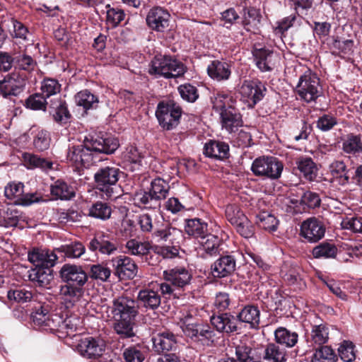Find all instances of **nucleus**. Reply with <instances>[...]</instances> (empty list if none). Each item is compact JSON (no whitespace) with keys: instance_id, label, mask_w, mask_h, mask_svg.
I'll return each mask as SVG.
<instances>
[{"instance_id":"6ab92c4d","label":"nucleus","mask_w":362,"mask_h":362,"mask_svg":"<svg viewBox=\"0 0 362 362\" xmlns=\"http://www.w3.org/2000/svg\"><path fill=\"white\" fill-rule=\"evenodd\" d=\"M214 277L223 278L233 274L236 269V257L234 255H221L211 267Z\"/></svg>"},{"instance_id":"79ce46f5","label":"nucleus","mask_w":362,"mask_h":362,"mask_svg":"<svg viewBox=\"0 0 362 362\" xmlns=\"http://www.w3.org/2000/svg\"><path fill=\"white\" fill-rule=\"evenodd\" d=\"M7 298L9 300H13L18 303L30 302L33 304V303L35 302L33 300L34 296L32 291L25 287H17L9 289L7 292Z\"/></svg>"},{"instance_id":"774afa93","label":"nucleus","mask_w":362,"mask_h":362,"mask_svg":"<svg viewBox=\"0 0 362 362\" xmlns=\"http://www.w3.org/2000/svg\"><path fill=\"white\" fill-rule=\"evenodd\" d=\"M24 185L21 182L18 183H9L5 187L4 194L8 199L13 200L16 199V201H19L20 197L24 193Z\"/></svg>"},{"instance_id":"c756f323","label":"nucleus","mask_w":362,"mask_h":362,"mask_svg":"<svg viewBox=\"0 0 362 362\" xmlns=\"http://www.w3.org/2000/svg\"><path fill=\"white\" fill-rule=\"evenodd\" d=\"M209 76L218 81L228 80L231 74V65L226 61L214 60L207 67Z\"/></svg>"},{"instance_id":"864d4df0","label":"nucleus","mask_w":362,"mask_h":362,"mask_svg":"<svg viewBox=\"0 0 362 362\" xmlns=\"http://www.w3.org/2000/svg\"><path fill=\"white\" fill-rule=\"evenodd\" d=\"M125 247L127 253L130 255L144 256L149 252L151 245L147 242L131 239L127 242Z\"/></svg>"},{"instance_id":"f257e3e1","label":"nucleus","mask_w":362,"mask_h":362,"mask_svg":"<svg viewBox=\"0 0 362 362\" xmlns=\"http://www.w3.org/2000/svg\"><path fill=\"white\" fill-rule=\"evenodd\" d=\"M119 146L117 138L100 134H88L83 144L69 146L66 159L77 168H88L103 160L102 155H110Z\"/></svg>"},{"instance_id":"f704fd0d","label":"nucleus","mask_w":362,"mask_h":362,"mask_svg":"<svg viewBox=\"0 0 362 362\" xmlns=\"http://www.w3.org/2000/svg\"><path fill=\"white\" fill-rule=\"evenodd\" d=\"M262 19L260 10L255 7H248L243 9V25L247 31L257 29Z\"/></svg>"},{"instance_id":"37998d69","label":"nucleus","mask_w":362,"mask_h":362,"mask_svg":"<svg viewBox=\"0 0 362 362\" xmlns=\"http://www.w3.org/2000/svg\"><path fill=\"white\" fill-rule=\"evenodd\" d=\"M23 160L25 165L29 169L39 168L46 170L52 168V162L33 153H24Z\"/></svg>"},{"instance_id":"f3484780","label":"nucleus","mask_w":362,"mask_h":362,"mask_svg":"<svg viewBox=\"0 0 362 362\" xmlns=\"http://www.w3.org/2000/svg\"><path fill=\"white\" fill-rule=\"evenodd\" d=\"M57 253L56 248L53 250L35 248L28 252V259L37 268L40 267L51 269L58 259Z\"/></svg>"},{"instance_id":"052dcab7","label":"nucleus","mask_w":362,"mask_h":362,"mask_svg":"<svg viewBox=\"0 0 362 362\" xmlns=\"http://www.w3.org/2000/svg\"><path fill=\"white\" fill-rule=\"evenodd\" d=\"M50 141V134L45 129L38 130L33 137V146L39 151L48 149Z\"/></svg>"},{"instance_id":"7c9ffc66","label":"nucleus","mask_w":362,"mask_h":362,"mask_svg":"<svg viewBox=\"0 0 362 362\" xmlns=\"http://www.w3.org/2000/svg\"><path fill=\"white\" fill-rule=\"evenodd\" d=\"M274 341L285 349L296 346L298 341V334L284 327H279L274 332Z\"/></svg>"},{"instance_id":"4468645a","label":"nucleus","mask_w":362,"mask_h":362,"mask_svg":"<svg viewBox=\"0 0 362 362\" xmlns=\"http://www.w3.org/2000/svg\"><path fill=\"white\" fill-rule=\"evenodd\" d=\"M267 88L263 83L259 81H245L240 87V93L245 103L249 107L254 106L265 95Z\"/></svg>"},{"instance_id":"13d9d810","label":"nucleus","mask_w":362,"mask_h":362,"mask_svg":"<svg viewBox=\"0 0 362 362\" xmlns=\"http://www.w3.org/2000/svg\"><path fill=\"white\" fill-rule=\"evenodd\" d=\"M329 169L332 175L340 179L339 182L341 185L347 184L349 182V171L343 161L337 160L333 162L330 165Z\"/></svg>"},{"instance_id":"dca6fc26","label":"nucleus","mask_w":362,"mask_h":362,"mask_svg":"<svg viewBox=\"0 0 362 362\" xmlns=\"http://www.w3.org/2000/svg\"><path fill=\"white\" fill-rule=\"evenodd\" d=\"M111 262L114 274L119 279H133L136 276L138 267L130 257L120 255L112 258Z\"/></svg>"},{"instance_id":"8fccbe9b","label":"nucleus","mask_w":362,"mask_h":362,"mask_svg":"<svg viewBox=\"0 0 362 362\" xmlns=\"http://www.w3.org/2000/svg\"><path fill=\"white\" fill-rule=\"evenodd\" d=\"M76 103L84 110L95 108L98 106V98L88 90L78 92L75 96Z\"/></svg>"},{"instance_id":"1a4fd4ad","label":"nucleus","mask_w":362,"mask_h":362,"mask_svg":"<svg viewBox=\"0 0 362 362\" xmlns=\"http://www.w3.org/2000/svg\"><path fill=\"white\" fill-rule=\"evenodd\" d=\"M182 113L181 107L170 100L160 101L156 110L158 123L165 130L173 129L179 124Z\"/></svg>"},{"instance_id":"393cba45","label":"nucleus","mask_w":362,"mask_h":362,"mask_svg":"<svg viewBox=\"0 0 362 362\" xmlns=\"http://www.w3.org/2000/svg\"><path fill=\"white\" fill-rule=\"evenodd\" d=\"M152 236L157 242H168L173 245L179 243L182 237V232L169 223H164L156 228Z\"/></svg>"},{"instance_id":"3c124183","label":"nucleus","mask_w":362,"mask_h":362,"mask_svg":"<svg viewBox=\"0 0 362 362\" xmlns=\"http://www.w3.org/2000/svg\"><path fill=\"white\" fill-rule=\"evenodd\" d=\"M170 189L168 182H165L160 177L153 180L151 182L149 190L154 197L160 203V202L166 198Z\"/></svg>"},{"instance_id":"473e14b6","label":"nucleus","mask_w":362,"mask_h":362,"mask_svg":"<svg viewBox=\"0 0 362 362\" xmlns=\"http://www.w3.org/2000/svg\"><path fill=\"white\" fill-rule=\"evenodd\" d=\"M236 317L239 325L243 322L250 325L252 328H255L259 324L260 311L257 306L248 305L245 306Z\"/></svg>"},{"instance_id":"aec40b11","label":"nucleus","mask_w":362,"mask_h":362,"mask_svg":"<svg viewBox=\"0 0 362 362\" xmlns=\"http://www.w3.org/2000/svg\"><path fill=\"white\" fill-rule=\"evenodd\" d=\"M106 347L105 341L100 338L87 337L78 345V351L85 357L92 358L103 355Z\"/></svg>"},{"instance_id":"09e8293b","label":"nucleus","mask_w":362,"mask_h":362,"mask_svg":"<svg viewBox=\"0 0 362 362\" xmlns=\"http://www.w3.org/2000/svg\"><path fill=\"white\" fill-rule=\"evenodd\" d=\"M134 199L139 207L143 206L148 209H156L160 205V203L149 189L148 191L141 190L136 192Z\"/></svg>"},{"instance_id":"e2e57ef3","label":"nucleus","mask_w":362,"mask_h":362,"mask_svg":"<svg viewBox=\"0 0 362 362\" xmlns=\"http://www.w3.org/2000/svg\"><path fill=\"white\" fill-rule=\"evenodd\" d=\"M177 90L181 98L189 103H194L199 98L197 87L190 83H186L182 84L178 86Z\"/></svg>"},{"instance_id":"f03ea898","label":"nucleus","mask_w":362,"mask_h":362,"mask_svg":"<svg viewBox=\"0 0 362 362\" xmlns=\"http://www.w3.org/2000/svg\"><path fill=\"white\" fill-rule=\"evenodd\" d=\"M59 276L65 284L60 286L59 295L66 308L74 307L83 297L84 286L88 276L82 266L66 263L59 271Z\"/></svg>"},{"instance_id":"2eb2a0df","label":"nucleus","mask_w":362,"mask_h":362,"mask_svg":"<svg viewBox=\"0 0 362 362\" xmlns=\"http://www.w3.org/2000/svg\"><path fill=\"white\" fill-rule=\"evenodd\" d=\"M25 86V78L18 73H12L0 81V93L4 98H11L12 96H18L21 94Z\"/></svg>"},{"instance_id":"72a5a7b5","label":"nucleus","mask_w":362,"mask_h":362,"mask_svg":"<svg viewBox=\"0 0 362 362\" xmlns=\"http://www.w3.org/2000/svg\"><path fill=\"white\" fill-rule=\"evenodd\" d=\"M185 231L189 236L202 238L207 234L208 224L198 218L185 219Z\"/></svg>"},{"instance_id":"b1692460","label":"nucleus","mask_w":362,"mask_h":362,"mask_svg":"<svg viewBox=\"0 0 362 362\" xmlns=\"http://www.w3.org/2000/svg\"><path fill=\"white\" fill-rule=\"evenodd\" d=\"M92 252H100L103 255H110L117 250V244L115 240L108 235L100 234L90 240L88 245Z\"/></svg>"},{"instance_id":"9d476101","label":"nucleus","mask_w":362,"mask_h":362,"mask_svg":"<svg viewBox=\"0 0 362 362\" xmlns=\"http://www.w3.org/2000/svg\"><path fill=\"white\" fill-rule=\"evenodd\" d=\"M30 319L35 326L55 331V324L59 321V314L51 313L49 304L35 301L31 305Z\"/></svg>"},{"instance_id":"2f4dec72","label":"nucleus","mask_w":362,"mask_h":362,"mask_svg":"<svg viewBox=\"0 0 362 362\" xmlns=\"http://www.w3.org/2000/svg\"><path fill=\"white\" fill-rule=\"evenodd\" d=\"M204 154L209 158L223 160L229 156V146L223 141L210 140L204 145Z\"/></svg>"},{"instance_id":"a19ab883","label":"nucleus","mask_w":362,"mask_h":362,"mask_svg":"<svg viewBox=\"0 0 362 362\" xmlns=\"http://www.w3.org/2000/svg\"><path fill=\"white\" fill-rule=\"evenodd\" d=\"M58 253L64 255V257L76 259L84 254L86 247L82 243L78 241L64 244L56 248Z\"/></svg>"},{"instance_id":"cd10ccee","label":"nucleus","mask_w":362,"mask_h":362,"mask_svg":"<svg viewBox=\"0 0 362 362\" xmlns=\"http://www.w3.org/2000/svg\"><path fill=\"white\" fill-rule=\"evenodd\" d=\"M264 362H286L287 351L274 342H269L262 346Z\"/></svg>"},{"instance_id":"c03bdc74","label":"nucleus","mask_w":362,"mask_h":362,"mask_svg":"<svg viewBox=\"0 0 362 362\" xmlns=\"http://www.w3.org/2000/svg\"><path fill=\"white\" fill-rule=\"evenodd\" d=\"M203 240L202 245L205 253L211 257L220 255V246L222 244V240L217 235L206 234Z\"/></svg>"},{"instance_id":"6e6552de","label":"nucleus","mask_w":362,"mask_h":362,"mask_svg":"<svg viewBox=\"0 0 362 362\" xmlns=\"http://www.w3.org/2000/svg\"><path fill=\"white\" fill-rule=\"evenodd\" d=\"M163 278L167 281L160 284V291L163 296H175V288H183L190 284L192 275L183 267H175L163 272Z\"/></svg>"},{"instance_id":"4c0bfd02","label":"nucleus","mask_w":362,"mask_h":362,"mask_svg":"<svg viewBox=\"0 0 362 362\" xmlns=\"http://www.w3.org/2000/svg\"><path fill=\"white\" fill-rule=\"evenodd\" d=\"M337 252L338 249L335 244L327 241L318 244L312 250V255L316 259H334Z\"/></svg>"},{"instance_id":"0eeeda50","label":"nucleus","mask_w":362,"mask_h":362,"mask_svg":"<svg viewBox=\"0 0 362 362\" xmlns=\"http://www.w3.org/2000/svg\"><path fill=\"white\" fill-rule=\"evenodd\" d=\"M122 174V171L116 166L105 165L99 168L93 176L95 188L108 199L117 198L119 195L117 184Z\"/></svg>"},{"instance_id":"c9c22d12","label":"nucleus","mask_w":362,"mask_h":362,"mask_svg":"<svg viewBox=\"0 0 362 362\" xmlns=\"http://www.w3.org/2000/svg\"><path fill=\"white\" fill-rule=\"evenodd\" d=\"M329 327L325 324L312 326L310 341L312 346H324L329 339Z\"/></svg>"},{"instance_id":"de8ad7c7","label":"nucleus","mask_w":362,"mask_h":362,"mask_svg":"<svg viewBox=\"0 0 362 362\" xmlns=\"http://www.w3.org/2000/svg\"><path fill=\"white\" fill-rule=\"evenodd\" d=\"M338 358L329 346L315 348L310 362H337Z\"/></svg>"},{"instance_id":"338daca9","label":"nucleus","mask_w":362,"mask_h":362,"mask_svg":"<svg viewBox=\"0 0 362 362\" xmlns=\"http://www.w3.org/2000/svg\"><path fill=\"white\" fill-rule=\"evenodd\" d=\"M126 362H143L145 359L144 352L136 346H129L123 351Z\"/></svg>"},{"instance_id":"bf43d9fd","label":"nucleus","mask_w":362,"mask_h":362,"mask_svg":"<svg viewBox=\"0 0 362 362\" xmlns=\"http://www.w3.org/2000/svg\"><path fill=\"white\" fill-rule=\"evenodd\" d=\"M41 93L47 99L56 95L61 90V84L54 78H45L41 84Z\"/></svg>"},{"instance_id":"ddd939ff","label":"nucleus","mask_w":362,"mask_h":362,"mask_svg":"<svg viewBox=\"0 0 362 362\" xmlns=\"http://www.w3.org/2000/svg\"><path fill=\"white\" fill-rule=\"evenodd\" d=\"M326 228L324 223L313 216L303 221L300 225V235L305 241L315 243L325 237Z\"/></svg>"},{"instance_id":"a211bd4d","label":"nucleus","mask_w":362,"mask_h":362,"mask_svg":"<svg viewBox=\"0 0 362 362\" xmlns=\"http://www.w3.org/2000/svg\"><path fill=\"white\" fill-rule=\"evenodd\" d=\"M153 349L158 354H165L177 348V337L170 331L159 332L152 337Z\"/></svg>"},{"instance_id":"69168bd1","label":"nucleus","mask_w":362,"mask_h":362,"mask_svg":"<svg viewBox=\"0 0 362 362\" xmlns=\"http://www.w3.org/2000/svg\"><path fill=\"white\" fill-rule=\"evenodd\" d=\"M111 274V269L101 264H93L90 267V277L96 280L107 281Z\"/></svg>"},{"instance_id":"423d86ee","label":"nucleus","mask_w":362,"mask_h":362,"mask_svg":"<svg viewBox=\"0 0 362 362\" xmlns=\"http://www.w3.org/2000/svg\"><path fill=\"white\" fill-rule=\"evenodd\" d=\"M192 321L191 315H187L182 318L180 327L184 334L199 346H212L216 336L214 329L207 324L197 323Z\"/></svg>"},{"instance_id":"20e7f679","label":"nucleus","mask_w":362,"mask_h":362,"mask_svg":"<svg viewBox=\"0 0 362 362\" xmlns=\"http://www.w3.org/2000/svg\"><path fill=\"white\" fill-rule=\"evenodd\" d=\"M187 70L186 66L175 57L158 54L151 61L148 72L156 78L170 79L182 77Z\"/></svg>"},{"instance_id":"6e6d98bb","label":"nucleus","mask_w":362,"mask_h":362,"mask_svg":"<svg viewBox=\"0 0 362 362\" xmlns=\"http://www.w3.org/2000/svg\"><path fill=\"white\" fill-rule=\"evenodd\" d=\"M15 67L28 72L33 71L37 66V62L31 56L19 53L14 57Z\"/></svg>"},{"instance_id":"5701e85b","label":"nucleus","mask_w":362,"mask_h":362,"mask_svg":"<svg viewBox=\"0 0 362 362\" xmlns=\"http://www.w3.org/2000/svg\"><path fill=\"white\" fill-rule=\"evenodd\" d=\"M48 111L53 119L61 124H66L71 117L66 101L60 98L49 100Z\"/></svg>"},{"instance_id":"603ef678","label":"nucleus","mask_w":362,"mask_h":362,"mask_svg":"<svg viewBox=\"0 0 362 362\" xmlns=\"http://www.w3.org/2000/svg\"><path fill=\"white\" fill-rule=\"evenodd\" d=\"M343 150L345 153L358 156L362 153V141L359 135L348 134L343 142Z\"/></svg>"},{"instance_id":"c85d7f7f","label":"nucleus","mask_w":362,"mask_h":362,"mask_svg":"<svg viewBox=\"0 0 362 362\" xmlns=\"http://www.w3.org/2000/svg\"><path fill=\"white\" fill-rule=\"evenodd\" d=\"M235 354L240 362H264L262 347L240 344L235 346Z\"/></svg>"},{"instance_id":"5fc2aeb1","label":"nucleus","mask_w":362,"mask_h":362,"mask_svg":"<svg viewBox=\"0 0 362 362\" xmlns=\"http://www.w3.org/2000/svg\"><path fill=\"white\" fill-rule=\"evenodd\" d=\"M258 226L269 232H274L277 230L279 221L276 218L267 212L261 213L256 216Z\"/></svg>"},{"instance_id":"f8f14e48","label":"nucleus","mask_w":362,"mask_h":362,"mask_svg":"<svg viewBox=\"0 0 362 362\" xmlns=\"http://www.w3.org/2000/svg\"><path fill=\"white\" fill-rule=\"evenodd\" d=\"M296 92L304 101H315L320 94V79L310 73L302 75L296 86Z\"/></svg>"},{"instance_id":"49530a36","label":"nucleus","mask_w":362,"mask_h":362,"mask_svg":"<svg viewBox=\"0 0 362 362\" xmlns=\"http://www.w3.org/2000/svg\"><path fill=\"white\" fill-rule=\"evenodd\" d=\"M29 278L32 281L37 282L40 286H47L53 279L52 270L43 267H35L30 272Z\"/></svg>"},{"instance_id":"4d7b16f0","label":"nucleus","mask_w":362,"mask_h":362,"mask_svg":"<svg viewBox=\"0 0 362 362\" xmlns=\"http://www.w3.org/2000/svg\"><path fill=\"white\" fill-rule=\"evenodd\" d=\"M234 226L237 232L245 238H252L255 234V226L245 215H240V219Z\"/></svg>"},{"instance_id":"58836bf2","label":"nucleus","mask_w":362,"mask_h":362,"mask_svg":"<svg viewBox=\"0 0 362 362\" xmlns=\"http://www.w3.org/2000/svg\"><path fill=\"white\" fill-rule=\"evenodd\" d=\"M51 194L62 200H69L75 197L74 187L62 180L54 182L51 186Z\"/></svg>"},{"instance_id":"4be33fe9","label":"nucleus","mask_w":362,"mask_h":362,"mask_svg":"<svg viewBox=\"0 0 362 362\" xmlns=\"http://www.w3.org/2000/svg\"><path fill=\"white\" fill-rule=\"evenodd\" d=\"M170 15L161 7L151 8L146 16V23L149 28L158 32H163L169 25Z\"/></svg>"},{"instance_id":"0e129e2a","label":"nucleus","mask_w":362,"mask_h":362,"mask_svg":"<svg viewBox=\"0 0 362 362\" xmlns=\"http://www.w3.org/2000/svg\"><path fill=\"white\" fill-rule=\"evenodd\" d=\"M354 344L350 341H343L338 348L339 355L344 362H352L356 358Z\"/></svg>"},{"instance_id":"ea45409f","label":"nucleus","mask_w":362,"mask_h":362,"mask_svg":"<svg viewBox=\"0 0 362 362\" xmlns=\"http://www.w3.org/2000/svg\"><path fill=\"white\" fill-rule=\"evenodd\" d=\"M55 325V330L65 331L67 334H71L82 327V320L81 317L75 315L67 316L65 318L59 315V321Z\"/></svg>"},{"instance_id":"9b49d317","label":"nucleus","mask_w":362,"mask_h":362,"mask_svg":"<svg viewBox=\"0 0 362 362\" xmlns=\"http://www.w3.org/2000/svg\"><path fill=\"white\" fill-rule=\"evenodd\" d=\"M284 165L278 158L273 156H261L252 162L251 170L254 175L271 180L281 177Z\"/></svg>"},{"instance_id":"7ed1b4c3","label":"nucleus","mask_w":362,"mask_h":362,"mask_svg":"<svg viewBox=\"0 0 362 362\" xmlns=\"http://www.w3.org/2000/svg\"><path fill=\"white\" fill-rule=\"evenodd\" d=\"M110 312L114 331L123 339L134 337L135 320L139 315V304L136 300L126 296H119L112 300Z\"/></svg>"},{"instance_id":"e433bc0d","label":"nucleus","mask_w":362,"mask_h":362,"mask_svg":"<svg viewBox=\"0 0 362 362\" xmlns=\"http://www.w3.org/2000/svg\"><path fill=\"white\" fill-rule=\"evenodd\" d=\"M112 214V209L108 203L97 201L88 209V216L101 221L108 220Z\"/></svg>"},{"instance_id":"39448f33","label":"nucleus","mask_w":362,"mask_h":362,"mask_svg":"<svg viewBox=\"0 0 362 362\" xmlns=\"http://www.w3.org/2000/svg\"><path fill=\"white\" fill-rule=\"evenodd\" d=\"M235 103L231 96L224 94L217 95L214 101V109L220 112L222 128L228 133L235 132L243 124L242 115Z\"/></svg>"},{"instance_id":"680f3d73","label":"nucleus","mask_w":362,"mask_h":362,"mask_svg":"<svg viewBox=\"0 0 362 362\" xmlns=\"http://www.w3.org/2000/svg\"><path fill=\"white\" fill-rule=\"evenodd\" d=\"M49 100L47 101V98L41 93H35L29 96L25 100V106L28 108L34 110H45L47 106H49Z\"/></svg>"},{"instance_id":"a18cd8bd","label":"nucleus","mask_w":362,"mask_h":362,"mask_svg":"<svg viewBox=\"0 0 362 362\" xmlns=\"http://www.w3.org/2000/svg\"><path fill=\"white\" fill-rule=\"evenodd\" d=\"M298 169L303 173L305 178L313 181L317 176V168L313 159L309 157H303L296 162Z\"/></svg>"},{"instance_id":"bb28decb","label":"nucleus","mask_w":362,"mask_h":362,"mask_svg":"<svg viewBox=\"0 0 362 362\" xmlns=\"http://www.w3.org/2000/svg\"><path fill=\"white\" fill-rule=\"evenodd\" d=\"M252 55L255 64L262 72L270 71L274 66V53L266 48H254Z\"/></svg>"},{"instance_id":"412c9836","label":"nucleus","mask_w":362,"mask_h":362,"mask_svg":"<svg viewBox=\"0 0 362 362\" xmlns=\"http://www.w3.org/2000/svg\"><path fill=\"white\" fill-rule=\"evenodd\" d=\"M210 322L219 332L230 334L238 332L240 329L237 317L228 313L213 315L210 317Z\"/></svg>"},{"instance_id":"a878e982","label":"nucleus","mask_w":362,"mask_h":362,"mask_svg":"<svg viewBox=\"0 0 362 362\" xmlns=\"http://www.w3.org/2000/svg\"><path fill=\"white\" fill-rule=\"evenodd\" d=\"M139 306L147 310H156L160 305L161 296L158 291L151 288L141 289L138 292L136 300Z\"/></svg>"}]
</instances>
